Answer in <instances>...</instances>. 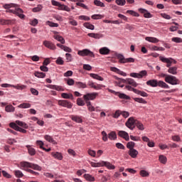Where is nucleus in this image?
Wrapping results in <instances>:
<instances>
[{
	"label": "nucleus",
	"instance_id": "obj_1",
	"mask_svg": "<svg viewBox=\"0 0 182 182\" xmlns=\"http://www.w3.org/2000/svg\"><path fill=\"white\" fill-rule=\"evenodd\" d=\"M20 168L21 170H24V171H27V173L33 174L34 176H39V173L34 171L33 170H37L38 171H41L42 170V168L39 166V165L28 161L20 162ZM29 168H33V170Z\"/></svg>",
	"mask_w": 182,
	"mask_h": 182
},
{
	"label": "nucleus",
	"instance_id": "obj_2",
	"mask_svg": "<svg viewBox=\"0 0 182 182\" xmlns=\"http://www.w3.org/2000/svg\"><path fill=\"white\" fill-rule=\"evenodd\" d=\"M136 122H137V119H134V117H131L126 122L125 126L130 130H134V126H136Z\"/></svg>",
	"mask_w": 182,
	"mask_h": 182
},
{
	"label": "nucleus",
	"instance_id": "obj_3",
	"mask_svg": "<svg viewBox=\"0 0 182 182\" xmlns=\"http://www.w3.org/2000/svg\"><path fill=\"white\" fill-rule=\"evenodd\" d=\"M107 90L109 93H113V95H115V96H118L119 99H124L125 100H129V99H130V97H129L124 93H121L120 92H116L109 88H107Z\"/></svg>",
	"mask_w": 182,
	"mask_h": 182
},
{
	"label": "nucleus",
	"instance_id": "obj_4",
	"mask_svg": "<svg viewBox=\"0 0 182 182\" xmlns=\"http://www.w3.org/2000/svg\"><path fill=\"white\" fill-rule=\"evenodd\" d=\"M79 56H90V58H95V53L89 49H83L77 51Z\"/></svg>",
	"mask_w": 182,
	"mask_h": 182
},
{
	"label": "nucleus",
	"instance_id": "obj_5",
	"mask_svg": "<svg viewBox=\"0 0 182 182\" xmlns=\"http://www.w3.org/2000/svg\"><path fill=\"white\" fill-rule=\"evenodd\" d=\"M165 82H166V83H169V85H178L179 80L175 76L169 75L165 78Z\"/></svg>",
	"mask_w": 182,
	"mask_h": 182
},
{
	"label": "nucleus",
	"instance_id": "obj_6",
	"mask_svg": "<svg viewBox=\"0 0 182 182\" xmlns=\"http://www.w3.org/2000/svg\"><path fill=\"white\" fill-rule=\"evenodd\" d=\"M129 76H131V77H135L136 79H143V77H144V76H147V71L146 70H141L139 73H131L129 74Z\"/></svg>",
	"mask_w": 182,
	"mask_h": 182
},
{
	"label": "nucleus",
	"instance_id": "obj_7",
	"mask_svg": "<svg viewBox=\"0 0 182 182\" xmlns=\"http://www.w3.org/2000/svg\"><path fill=\"white\" fill-rule=\"evenodd\" d=\"M58 105L59 106H62L63 107H67V109H72L73 104L72 102H69L68 100H58Z\"/></svg>",
	"mask_w": 182,
	"mask_h": 182
},
{
	"label": "nucleus",
	"instance_id": "obj_8",
	"mask_svg": "<svg viewBox=\"0 0 182 182\" xmlns=\"http://www.w3.org/2000/svg\"><path fill=\"white\" fill-rule=\"evenodd\" d=\"M99 96V93L97 92H92V93H87L86 95H83L84 100H95L96 97Z\"/></svg>",
	"mask_w": 182,
	"mask_h": 182
},
{
	"label": "nucleus",
	"instance_id": "obj_9",
	"mask_svg": "<svg viewBox=\"0 0 182 182\" xmlns=\"http://www.w3.org/2000/svg\"><path fill=\"white\" fill-rule=\"evenodd\" d=\"M4 9H8L6 11V12H8L9 14H14L15 15V9H11V8H16V4H4Z\"/></svg>",
	"mask_w": 182,
	"mask_h": 182
},
{
	"label": "nucleus",
	"instance_id": "obj_10",
	"mask_svg": "<svg viewBox=\"0 0 182 182\" xmlns=\"http://www.w3.org/2000/svg\"><path fill=\"white\" fill-rule=\"evenodd\" d=\"M159 60H161L164 63H166V68H171V60H173V58H164L163 56L159 57Z\"/></svg>",
	"mask_w": 182,
	"mask_h": 182
},
{
	"label": "nucleus",
	"instance_id": "obj_11",
	"mask_svg": "<svg viewBox=\"0 0 182 182\" xmlns=\"http://www.w3.org/2000/svg\"><path fill=\"white\" fill-rule=\"evenodd\" d=\"M10 127H11V129H14V130H16V132H20L21 133H26V129H23L21 127H19V126L16 125V124H15L14 122H11L9 124Z\"/></svg>",
	"mask_w": 182,
	"mask_h": 182
},
{
	"label": "nucleus",
	"instance_id": "obj_12",
	"mask_svg": "<svg viewBox=\"0 0 182 182\" xmlns=\"http://www.w3.org/2000/svg\"><path fill=\"white\" fill-rule=\"evenodd\" d=\"M43 45L51 50H55V49H56V46H55L53 43L49 41H44Z\"/></svg>",
	"mask_w": 182,
	"mask_h": 182
},
{
	"label": "nucleus",
	"instance_id": "obj_13",
	"mask_svg": "<svg viewBox=\"0 0 182 182\" xmlns=\"http://www.w3.org/2000/svg\"><path fill=\"white\" fill-rule=\"evenodd\" d=\"M122 83H127L128 85H131L134 86V87H137V82L133 78H127L126 80H122Z\"/></svg>",
	"mask_w": 182,
	"mask_h": 182
},
{
	"label": "nucleus",
	"instance_id": "obj_14",
	"mask_svg": "<svg viewBox=\"0 0 182 182\" xmlns=\"http://www.w3.org/2000/svg\"><path fill=\"white\" fill-rule=\"evenodd\" d=\"M118 136L124 139L126 141H129L130 140V137L129 136V134L126 131H119Z\"/></svg>",
	"mask_w": 182,
	"mask_h": 182
},
{
	"label": "nucleus",
	"instance_id": "obj_15",
	"mask_svg": "<svg viewBox=\"0 0 182 182\" xmlns=\"http://www.w3.org/2000/svg\"><path fill=\"white\" fill-rule=\"evenodd\" d=\"M70 118L73 122H75V123H83V119L82 118V116L79 115H70Z\"/></svg>",
	"mask_w": 182,
	"mask_h": 182
},
{
	"label": "nucleus",
	"instance_id": "obj_16",
	"mask_svg": "<svg viewBox=\"0 0 182 182\" xmlns=\"http://www.w3.org/2000/svg\"><path fill=\"white\" fill-rule=\"evenodd\" d=\"M14 15H17V16H19L21 19L25 18V15L23 14V10H22L20 8H15V13Z\"/></svg>",
	"mask_w": 182,
	"mask_h": 182
},
{
	"label": "nucleus",
	"instance_id": "obj_17",
	"mask_svg": "<svg viewBox=\"0 0 182 182\" xmlns=\"http://www.w3.org/2000/svg\"><path fill=\"white\" fill-rule=\"evenodd\" d=\"M139 11L141 12V14H144V18H153V15L144 9H139Z\"/></svg>",
	"mask_w": 182,
	"mask_h": 182
},
{
	"label": "nucleus",
	"instance_id": "obj_18",
	"mask_svg": "<svg viewBox=\"0 0 182 182\" xmlns=\"http://www.w3.org/2000/svg\"><path fill=\"white\" fill-rule=\"evenodd\" d=\"M110 70H112V72H114L115 73H118V75H121V76H127L126 73L120 70L119 68L116 67H111Z\"/></svg>",
	"mask_w": 182,
	"mask_h": 182
},
{
	"label": "nucleus",
	"instance_id": "obj_19",
	"mask_svg": "<svg viewBox=\"0 0 182 182\" xmlns=\"http://www.w3.org/2000/svg\"><path fill=\"white\" fill-rule=\"evenodd\" d=\"M87 36H90V38H94V39H102V38H103V34L90 33L87 34Z\"/></svg>",
	"mask_w": 182,
	"mask_h": 182
},
{
	"label": "nucleus",
	"instance_id": "obj_20",
	"mask_svg": "<svg viewBox=\"0 0 182 182\" xmlns=\"http://www.w3.org/2000/svg\"><path fill=\"white\" fill-rule=\"evenodd\" d=\"M159 81L157 80H149L146 82L147 86H151V87H157Z\"/></svg>",
	"mask_w": 182,
	"mask_h": 182
},
{
	"label": "nucleus",
	"instance_id": "obj_21",
	"mask_svg": "<svg viewBox=\"0 0 182 182\" xmlns=\"http://www.w3.org/2000/svg\"><path fill=\"white\" fill-rule=\"evenodd\" d=\"M128 154L132 159H136V157H137V154H139V151L135 149H129Z\"/></svg>",
	"mask_w": 182,
	"mask_h": 182
},
{
	"label": "nucleus",
	"instance_id": "obj_22",
	"mask_svg": "<svg viewBox=\"0 0 182 182\" xmlns=\"http://www.w3.org/2000/svg\"><path fill=\"white\" fill-rule=\"evenodd\" d=\"M99 52L100 55H109L110 53V49L107 48V47H102L100 48Z\"/></svg>",
	"mask_w": 182,
	"mask_h": 182
},
{
	"label": "nucleus",
	"instance_id": "obj_23",
	"mask_svg": "<svg viewBox=\"0 0 182 182\" xmlns=\"http://www.w3.org/2000/svg\"><path fill=\"white\" fill-rule=\"evenodd\" d=\"M145 40L147 41V42H150L151 43H158V42H160V40L156 37H146Z\"/></svg>",
	"mask_w": 182,
	"mask_h": 182
},
{
	"label": "nucleus",
	"instance_id": "obj_24",
	"mask_svg": "<svg viewBox=\"0 0 182 182\" xmlns=\"http://www.w3.org/2000/svg\"><path fill=\"white\" fill-rule=\"evenodd\" d=\"M134 93H136V95H140V96H142V97H147L149 96V94H147L144 91H140L137 89H134L133 90Z\"/></svg>",
	"mask_w": 182,
	"mask_h": 182
},
{
	"label": "nucleus",
	"instance_id": "obj_25",
	"mask_svg": "<svg viewBox=\"0 0 182 182\" xmlns=\"http://www.w3.org/2000/svg\"><path fill=\"white\" fill-rule=\"evenodd\" d=\"M108 139L109 140H116L117 139V134H116V132L112 131L108 134Z\"/></svg>",
	"mask_w": 182,
	"mask_h": 182
},
{
	"label": "nucleus",
	"instance_id": "obj_26",
	"mask_svg": "<svg viewBox=\"0 0 182 182\" xmlns=\"http://www.w3.org/2000/svg\"><path fill=\"white\" fill-rule=\"evenodd\" d=\"M15 124H16V126H20V127H23V129H28V127H29L26 123L19 120H16Z\"/></svg>",
	"mask_w": 182,
	"mask_h": 182
},
{
	"label": "nucleus",
	"instance_id": "obj_27",
	"mask_svg": "<svg viewBox=\"0 0 182 182\" xmlns=\"http://www.w3.org/2000/svg\"><path fill=\"white\" fill-rule=\"evenodd\" d=\"M14 20L0 19V25H12Z\"/></svg>",
	"mask_w": 182,
	"mask_h": 182
},
{
	"label": "nucleus",
	"instance_id": "obj_28",
	"mask_svg": "<svg viewBox=\"0 0 182 182\" xmlns=\"http://www.w3.org/2000/svg\"><path fill=\"white\" fill-rule=\"evenodd\" d=\"M51 156H53L54 159H57V160H62V159H63V156H62V154L59 152H53Z\"/></svg>",
	"mask_w": 182,
	"mask_h": 182
},
{
	"label": "nucleus",
	"instance_id": "obj_29",
	"mask_svg": "<svg viewBox=\"0 0 182 182\" xmlns=\"http://www.w3.org/2000/svg\"><path fill=\"white\" fill-rule=\"evenodd\" d=\"M53 38L58 42H60V43H62V45H65V38H63V37H62L61 36L54 35Z\"/></svg>",
	"mask_w": 182,
	"mask_h": 182
},
{
	"label": "nucleus",
	"instance_id": "obj_30",
	"mask_svg": "<svg viewBox=\"0 0 182 182\" xmlns=\"http://www.w3.org/2000/svg\"><path fill=\"white\" fill-rule=\"evenodd\" d=\"M44 139L45 140H46V141H48L49 143H52L53 144H56V141H55L53 138L50 136V135H45Z\"/></svg>",
	"mask_w": 182,
	"mask_h": 182
},
{
	"label": "nucleus",
	"instance_id": "obj_31",
	"mask_svg": "<svg viewBox=\"0 0 182 182\" xmlns=\"http://www.w3.org/2000/svg\"><path fill=\"white\" fill-rule=\"evenodd\" d=\"M158 86L164 89H170V86H168V85H167V83L164 82V81H159Z\"/></svg>",
	"mask_w": 182,
	"mask_h": 182
},
{
	"label": "nucleus",
	"instance_id": "obj_32",
	"mask_svg": "<svg viewBox=\"0 0 182 182\" xmlns=\"http://www.w3.org/2000/svg\"><path fill=\"white\" fill-rule=\"evenodd\" d=\"M90 77H92V79H96L97 80H100L101 82H103L104 79L100 75L95 73H90Z\"/></svg>",
	"mask_w": 182,
	"mask_h": 182
},
{
	"label": "nucleus",
	"instance_id": "obj_33",
	"mask_svg": "<svg viewBox=\"0 0 182 182\" xmlns=\"http://www.w3.org/2000/svg\"><path fill=\"white\" fill-rule=\"evenodd\" d=\"M26 147L28 149V151L30 156H35V154H36V151L33 147L29 145H27Z\"/></svg>",
	"mask_w": 182,
	"mask_h": 182
},
{
	"label": "nucleus",
	"instance_id": "obj_34",
	"mask_svg": "<svg viewBox=\"0 0 182 182\" xmlns=\"http://www.w3.org/2000/svg\"><path fill=\"white\" fill-rule=\"evenodd\" d=\"M117 58L119 60V63H126V58L122 54H117Z\"/></svg>",
	"mask_w": 182,
	"mask_h": 182
},
{
	"label": "nucleus",
	"instance_id": "obj_35",
	"mask_svg": "<svg viewBox=\"0 0 182 182\" xmlns=\"http://www.w3.org/2000/svg\"><path fill=\"white\" fill-rule=\"evenodd\" d=\"M135 126L139 129V130H144V125H143V123L139 120L136 121Z\"/></svg>",
	"mask_w": 182,
	"mask_h": 182
},
{
	"label": "nucleus",
	"instance_id": "obj_36",
	"mask_svg": "<svg viewBox=\"0 0 182 182\" xmlns=\"http://www.w3.org/2000/svg\"><path fill=\"white\" fill-rule=\"evenodd\" d=\"M61 97H63V99H71V100H73V95L72 94L63 92L61 94Z\"/></svg>",
	"mask_w": 182,
	"mask_h": 182
},
{
	"label": "nucleus",
	"instance_id": "obj_37",
	"mask_svg": "<svg viewBox=\"0 0 182 182\" xmlns=\"http://www.w3.org/2000/svg\"><path fill=\"white\" fill-rule=\"evenodd\" d=\"M159 160L161 164H166V163H167V157L164 155H160L159 156Z\"/></svg>",
	"mask_w": 182,
	"mask_h": 182
},
{
	"label": "nucleus",
	"instance_id": "obj_38",
	"mask_svg": "<svg viewBox=\"0 0 182 182\" xmlns=\"http://www.w3.org/2000/svg\"><path fill=\"white\" fill-rule=\"evenodd\" d=\"M18 107H19V109H29V107H31V104L29 103H26V102H23L22 104H20Z\"/></svg>",
	"mask_w": 182,
	"mask_h": 182
},
{
	"label": "nucleus",
	"instance_id": "obj_39",
	"mask_svg": "<svg viewBox=\"0 0 182 182\" xmlns=\"http://www.w3.org/2000/svg\"><path fill=\"white\" fill-rule=\"evenodd\" d=\"M168 72L171 73V75H177V67L169 68Z\"/></svg>",
	"mask_w": 182,
	"mask_h": 182
},
{
	"label": "nucleus",
	"instance_id": "obj_40",
	"mask_svg": "<svg viewBox=\"0 0 182 182\" xmlns=\"http://www.w3.org/2000/svg\"><path fill=\"white\" fill-rule=\"evenodd\" d=\"M75 86H77V87H80V88H82V89H86V87H87L86 84L83 83L82 82H75Z\"/></svg>",
	"mask_w": 182,
	"mask_h": 182
},
{
	"label": "nucleus",
	"instance_id": "obj_41",
	"mask_svg": "<svg viewBox=\"0 0 182 182\" xmlns=\"http://www.w3.org/2000/svg\"><path fill=\"white\" fill-rule=\"evenodd\" d=\"M58 8L62 11H66L67 12H70V9L68 6H65V4H60V5L58 6Z\"/></svg>",
	"mask_w": 182,
	"mask_h": 182
},
{
	"label": "nucleus",
	"instance_id": "obj_42",
	"mask_svg": "<svg viewBox=\"0 0 182 182\" xmlns=\"http://www.w3.org/2000/svg\"><path fill=\"white\" fill-rule=\"evenodd\" d=\"M34 75L36 76V77L43 79V77H45L46 76V74H45L44 73H41V72H36L34 73Z\"/></svg>",
	"mask_w": 182,
	"mask_h": 182
},
{
	"label": "nucleus",
	"instance_id": "obj_43",
	"mask_svg": "<svg viewBox=\"0 0 182 182\" xmlns=\"http://www.w3.org/2000/svg\"><path fill=\"white\" fill-rule=\"evenodd\" d=\"M83 25L85 28H87V29H90L91 31L95 30V26L90 23H85Z\"/></svg>",
	"mask_w": 182,
	"mask_h": 182
},
{
	"label": "nucleus",
	"instance_id": "obj_44",
	"mask_svg": "<svg viewBox=\"0 0 182 182\" xmlns=\"http://www.w3.org/2000/svg\"><path fill=\"white\" fill-rule=\"evenodd\" d=\"M14 174L17 178H22V177H23V173L19 170L14 171Z\"/></svg>",
	"mask_w": 182,
	"mask_h": 182
},
{
	"label": "nucleus",
	"instance_id": "obj_45",
	"mask_svg": "<svg viewBox=\"0 0 182 182\" xmlns=\"http://www.w3.org/2000/svg\"><path fill=\"white\" fill-rule=\"evenodd\" d=\"M6 112H15V107L12 106L11 105H7L5 107Z\"/></svg>",
	"mask_w": 182,
	"mask_h": 182
},
{
	"label": "nucleus",
	"instance_id": "obj_46",
	"mask_svg": "<svg viewBox=\"0 0 182 182\" xmlns=\"http://www.w3.org/2000/svg\"><path fill=\"white\" fill-rule=\"evenodd\" d=\"M101 134L102 136L103 141H107V140H109V135H107V133H106L105 131H102Z\"/></svg>",
	"mask_w": 182,
	"mask_h": 182
},
{
	"label": "nucleus",
	"instance_id": "obj_47",
	"mask_svg": "<svg viewBox=\"0 0 182 182\" xmlns=\"http://www.w3.org/2000/svg\"><path fill=\"white\" fill-rule=\"evenodd\" d=\"M136 144L134 141H129L127 144V147L129 150L134 149V146Z\"/></svg>",
	"mask_w": 182,
	"mask_h": 182
},
{
	"label": "nucleus",
	"instance_id": "obj_48",
	"mask_svg": "<svg viewBox=\"0 0 182 182\" xmlns=\"http://www.w3.org/2000/svg\"><path fill=\"white\" fill-rule=\"evenodd\" d=\"M104 166L105 167H107L109 168V170H114L115 167L114 165H112V164H110V162H105Z\"/></svg>",
	"mask_w": 182,
	"mask_h": 182
},
{
	"label": "nucleus",
	"instance_id": "obj_49",
	"mask_svg": "<svg viewBox=\"0 0 182 182\" xmlns=\"http://www.w3.org/2000/svg\"><path fill=\"white\" fill-rule=\"evenodd\" d=\"M127 14H129V15H132V16H136V17L140 16V15L137 12L133 10H127Z\"/></svg>",
	"mask_w": 182,
	"mask_h": 182
},
{
	"label": "nucleus",
	"instance_id": "obj_50",
	"mask_svg": "<svg viewBox=\"0 0 182 182\" xmlns=\"http://www.w3.org/2000/svg\"><path fill=\"white\" fill-rule=\"evenodd\" d=\"M84 178L87 180V181H95V177L90 174H85Z\"/></svg>",
	"mask_w": 182,
	"mask_h": 182
},
{
	"label": "nucleus",
	"instance_id": "obj_51",
	"mask_svg": "<svg viewBox=\"0 0 182 182\" xmlns=\"http://www.w3.org/2000/svg\"><path fill=\"white\" fill-rule=\"evenodd\" d=\"M120 115H122V110L118 109L112 115V117H114V119H119V117H120Z\"/></svg>",
	"mask_w": 182,
	"mask_h": 182
},
{
	"label": "nucleus",
	"instance_id": "obj_52",
	"mask_svg": "<svg viewBox=\"0 0 182 182\" xmlns=\"http://www.w3.org/2000/svg\"><path fill=\"white\" fill-rule=\"evenodd\" d=\"M94 4L95 5H96V6H100L101 8H105V4H103L102 1L99 0H95Z\"/></svg>",
	"mask_w": 182,
	"mask_h": 182
},
{
	"label": "nucleus",
	"instance_id": "obj_53",
	"mask_svg": "<svg viewBox=\"0 0 182 182\" xmlns=\"http://www.w3.org/2000/svg\"><path fill=\"white\" fill-rule=\"evenodd\" d=\"M134 100L135 102H137V103H143L144 105H146V103H147V102L144 100V99L143 98L136 97V98H134Z\"/></svg>",
	"mask_w": 182,
	"mask_h": 182
},
{
	"label": "nucleus",
	"instance_id": "obj_54",
	"mask_svg": "<svg viewBox=\"0 0 182 182\" xmlns=\"http://www.w3.org/2000/svg\"><path fill=\"white\" fill-rule=\"evenodd\" d=\"M117 5H119V6H124L126 5V0H116L115 1Z\"/></svg>",
	"mask_w": 182,
	"mask_h": 182
},
{
	"label": "nucleus",
	"instance_id": "obj_55",
	"mask_svg": "<svg viewBox=\"0 0 182 182\" xmlns=\"http://www.w3.org/2000/svg\"><path fill=\"white\" fill-rule=\"evenodd\" d=\"M172 42H175L176 43H181L182 39L178 37H173L171 38Z\"/></svg>",
	"mask_w": 182,
	"mask_h": 182
},
{
	"label": "nucleus",
	"instance_id": "obj_56",
	"mask_svg": "<svg viewBox=\"0 0 182 182\" xmlns=\"http://www.w3.org/2000/svg\"><path fill=\"white\" fill-rule=\"evenodd\" d=\"M139 174L141 177H149V172L145 170L140 171Z\"/></svg>",
	"mask_w": 182,
	"mask_h": 182
},
{
	"label": "nucleus",
	"instance_id": "obj_57",
	"mask_svg": "<svg viewBox=\"0 0 182 182\" xmlns=\"http://www.w3.org/2000/svg\"><path fill=\"white\" fill-rule=\"evenodd\" d=\"M42 5H38L36 7L33 9V12H41L42 11Z\"/></svg>",
	"mask_w": 182,
	"mask_h": 182
},
{
	"label": "nucleus",
	"instance_id": "obj_58",
	"mask_svg": "<svg viewBox=\"0 0 182 182\" xmlns=\"http://www.w3.org/2000/svg\"><path fill=\"white\" fill-rule=\"evenodd\" d=\"M77 105L78 106H85V101H83V100H82V98H77Z\"/></svg>",
	"mask_w": 182,
	"mask_h": 182
},
{
	"label": "nucleus",
	"instance_id": "obj_59",
	"mask_svg": "<svg viewBox=\"0 0 182 182\" xmlns=\"http://www.w3.org/2000/svg\"><path fill=\"white\" fill-rule=\"evenodd\" d=\"M117 149H120L121 150H124L126 149V147L124 146V145H123V144L122 143H117L115 144Z\"/></svg>",
	"mask_w": 182,
	"mask_h": 182
},
{
	"label": "nucleus",
	"instance_id": "obj_60",
	"mask_svg": "<svg viewBox=\"0 0 182 182\" xmlns=\"http://www.w3.org/2000/svg\"><path fill=\"white\" fill-rule=\"evenodd\" d=\"M121 114L123 117H124V119H127V117H129V116H130V113H129V112H126V111H121Z\"/></svg>",
	"mask_w": 182,
	"mask_h": 182
},
{
	"label": "nucleus",
	"instance_id": "obj_61",
	"mask_svg": "<svg viewBox=\"0 0 182 182\" xmlns=\"http://www.w3.org/2000/svg\"><path fill=\"white\" fill-rule=\"evenodd\" d=\"M67 85H68V86H73L75 85V80L72 78H68L67 80Z\"/></svg>",
	"mask_w": 182,
	"mask_h": 182
},
{
	"label": "nucleus",
	"instance_id": "obj_62",
	"mask_svg": "<svg viewBox=\"0 0 182 182\" xmlns=\"http://www.w3.org/2000/svg\"><path fill=\"white\" fill-rule=\"evenodd\" d=\"M55 63H57V65H63V63H65V61H63L62 58L59 57L58 58H57Z\"/></svg>",
	"mask_w": 182,
	"mask_h": 182
},
{
	"label": "nucleus",
	"instance_id": "obj_63",
	"mask_svg": "<svg viewBox=\"0 0 182 182\" xmlns=\"http://www.w3.org/2000/svg\"><path fill=\"white\" fill-rule=\"evenodd\" d=\"M102 87H105V85H100V84H95L94 89L95 90H100V89H102Z\"/></svg>",
	"mask_w": 182,
	"mask_h": 182
},
{
	"label": "nucleus",
	"instance_id": "obj_64",
	"mask_svg": "<svg viewBox=\"0 0 182 182\" xmlns=\"http://www.w3.org/2000/svg\"><path fill=\"white\" fill-rule=\"evenodd\" d=\"M65 58H66L67 62H72V54L66 53L65 54Z\"/></svg>",
	"mask_w": 182,
	"mask_h": 182
}]
</instances>
